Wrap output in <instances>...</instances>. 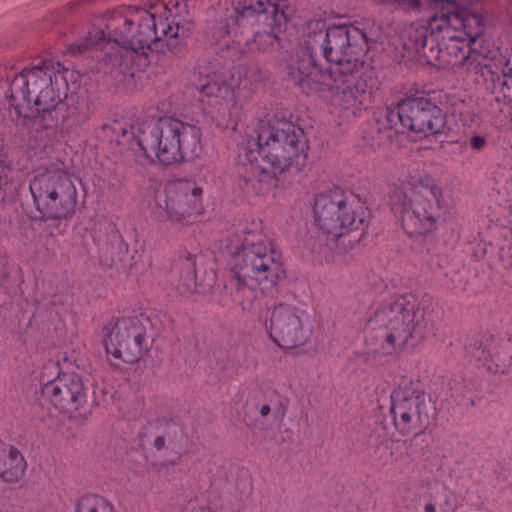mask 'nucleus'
<instances>
[{
  "instance_id": "f257e3e1",
  "label": "nucleus",
  "mask_w": 512,
  "mask_h": 512,
  "mask_svg": "<svg viewBox=\"0 0 512 512\" xmlns=\"http://www.w3.org/2000/svg\"><path fill=\"white\" fill-rule=\"evenodd\" d=\"M306 47L286 50L279 68L306 95L319 93L330 114H356L371 98L377 79L365 66L368 40L350 25L326 27L310 21L305 29Z\"/></svg>"
},
{
  "instance_id": "f03ea898",
  "label": "nucleus",
  "mask_w": 512,
  "mask_h": 512,
  "mask_svg": "<svg viewBox=\"0 0 512 512\" xmlns=\"http://www.w3.org/2000/svg\"><path fill=\"white\" fill-rule=\"evenodd\" d=\"M100 26L89 28L84 42L69 47L71 54L100 49L96 70L121 81L133 67L147 62L148 51L173 46L181 26L166 3L148 8L123 6L106 13Z\"/></svg>"
},
{
  "instance_id": "7ed1b4c3",
  "label": "nucleus",
  "mask_w": 512,
  "mask_h": 512,
  "mask_svg": "<svg viewBox=\"0 0 512 512\" xmlns=\"http://www.w3.org/2000/svg\"><path fill=\"white\" fill-rule=\"evenodd\" d=\"M399 4L411 9L421 7L420 0H396ZM458 0H428L435 8H441L440 14L433 15L428 22V30L439 41L443 48L442 57L448 56L446 62L452 67L465 66L467 73L475 83L486 91L493 90L502 97L505 92L510 95L509 84L512 80L507 77L508 55L500 50L483 54L471 49L482 32L481 18L475 14L455 11Z\"/></svg>"
},
{
  "instance_id": "20e7f679",
  "label": "nucleus",
  "mask_w": 512,
  "mask_h": 512,
  "mask_svg": "<svg viewBox=\"0 0 512 512\" xmlns=\"http://www.w3.org/2000/svg\"><path fill=\"white\" fill-rule=\"evenodd\" d=\"M72 74L60 63L43 60L39 64L23 69L10 84L9 107L15 114L26 117L24 106L34 105L35 112L44 128L58 126L63 101L67 98V75Z\"/></svg>"
},
{
  "instance_id": "39448f33",
  "label": "nucleus",
  "mask_w": 512,
  "mask_h": 512,
  "mask_svg": "<svg viewBox=\"0 0 512 512\" xmlns=\"http://www.w3.org/2000/svg\"><path fill=\"white\" fill-rule=\"evenodd\" d=\"M367 325L370 330L367 343L373 353L380 355L416 347L432 333L424 312L403 295L376 309Z\"/></svg>"
},
{
  "instance_id": "423d86ee",
  "label": "nucleus",
  "mask_w": 512,
  "mask_h": 512,
  "mask_svg": "<svg viewBox=\"0 0 512 512\" xmlns=\"http://www.w3.org/2000/svg\"><path fill=\"white\" fill-rule=\"evenodd\" d=\"M201 138L199 127L174 117H163L139 131L134 155L141 165H181L198 155Z\"/></svg>"
},
{
  "instance_id": "0eeeda50",
  "label": "nucleus",
  "mask_w": 512,
  "mask_h": 512,
  "mask_svg": "<svg viewBox=\"0 0 512 512\" xmlns=\"http://www.w3.org/2000/svg\"><path fill=\"white\" fill-rule=\"evenodd\" d=\"M231 272L240 287L259 289L266 292L273 289L286 277L283 255L276 246L260 234L248 232L236 252Z\"/></svg>"
},
{
  "instance_id": "6e6552de",
  "label": "nucleus",
  "mask_w": 512,
  "mask_h": 512,
  "mask_svg": "<svg viewBox=\"0 0 512 512\" xmlns=\"http://www.w3.org/2000/svg\"><path fill=\"white\" fill-rule=\"evenodd\" d=\"M286 8V0H235L226 22L221 21L211 28L212 38L219 42L230 33L228 20L238 27L260 24L268 30L256 32L247 46L251 52H269L280 45L276 29L287 21Z\"/></svg>"
},
{
  "instance_id": "1a4fd4ad",
  "label": "nucleus",
  "mask_w": 512,
  "mask_h": 512,
  "mask_svg": "<svg viewBox=\"0 0 512 512\" xmlns=\"http://www.w3.org/2000/svg\"><path fill=\"white\" fill-rule=\"evenodd\" d=\"M262 160L279 173L299 166L307 157L304 132L298 125L276 118L260 119L254 128Z\"/></svg>"
},
{
  "instance_id": "9d476101",
  "label": "nucleus",
  "mask_w": 512,
  "mask_h": 512,
  "mask_svg": "<svg viewBox=\"0 0 512 512\" xmlns=\"http://www.w3.org/2000/svg\"><path fill=\"white\" fill-rule=\"evenodd\" d=\"M35 208L43 217L69 219L76 210L78 193L69 174L62 169L37 173L30 183Z\"/></svg>"
},
{
  "instance_id": "9b49d317",
  "label": "nucleus",
  "mask_w": 512,
  "mask_h": 512,
  "mask_svg": "<svg viewBox=\"0 0 512 512\" xmlns=\"http://www.w3.org/2000/svg\"><path fill=\"white\" fill-rule=\"evenodd\" d=\"M313 215L318 229L334 238L360 229L365 219L360 202L339 189L316 194Z\"/></svg>"
},
{
  "instance_id": "f8f14e48",
  "label": "nucleus",
  "mask_w": 512,
  "mask_h": 512,
  "mask_svg": "<svg viewBox=\"0 0 512 512\" xmlns=\"http://www.w3.org/2000/svg\"><path fill=\"white\" fill-rule=\"evenodd\" d=\"M390 413L397 432L402 436H418L430 423V402L425 391L416 388L408 377H402L390 395Z\"/></svg>"
},
{
  "instance_id": "ddd939ff",
  "label": "nucleus",
  "mask_w": 512,
  "mask_h": 512,
  "mask_svg": "<svg viewBox=\"0 0 512 512\" xmlns=\"http://www.w3.org/2000/svg\"><path fill=\"white\" fill-rule=\"evenodd\" d=\"M392 213L399 217L404 231L410 236L426 235L437 229L441 216V200L409 198L405 189H393L389 195Z\"/></svg>"
},
{
  "instance_id": "4468645a",
  "label": "nucleus",
  "mask_w": 512,
  "mask_h": 512,
  "mask_svg": "<svg viewBox=\"0 0 512 512\" xmlns=\"http://www.w3.org/2000/svg\"><path fill=\"white\" fill-rule=\"evenodd\" d=\"M106 351L114 359L133 364L149 351L147 329L138 317H122L103 328Z\"/></svg>"
},
{
  "instance_id": "2eb2a0df",
  "label": "nucleus",
  "mask_w": 512,
  "mask_h": 512,
  "mask_svg": "<svg viewBox=\"0 0 512 512\" xmlns=\"http://www.w3.org/2000/svg\"><path fill=\"white\" fill-rule=\"evenodd\" d=\"M163 199L157 201L164 218L171 224L189 226L202 215L203 187L192 179H179L166 184Z\"/></svg>"
},
{
  "instance_id": "dca6fc26",
  "label": "nucleus",
  "mask_w": 512,
  "mask_h": 512,
  "mask_svg": "<svg viewBox=\"0 0 512 512\" xmlns=\"http://www.w3.org/2000/svg\"><path fill=\"white\" fill-rule=\"evenodd\" d=\"M43 396L62 415L71 420H86L88 389L80 375L74 372L59 373L42 387Z\"/></svg>"
},
{
  "instance_id": "f3484780",
  "label": "nucleus",
  "mask_w": 512,
  "mask_h": 512,
  "mask_svg": "<svg viewBox=\"0 0 512 512\" xmlns=\"http://www.w3.org/2000/svg\"><path fill=\"white\" fill-rule=\"evenodd\" d=\"M405 128L428 137L443 132L446 118L443 110L424 91L409 88L402 97Z\"/></svg>"
},
{
  "instance_id": "a211bd4d",
  "label": "nucleus",
  "mask_w": 512,
  "mask_h": 512,
  "mask_svg": "<svg viewBox=\"0 0 512 512\" xmlns=\"http://www.w3.org/2000/svg\"><path fill=\"white\" fill-rule=\"evenodd\" d=\"M269 332L273 342L283 349L303 346L308 339L303 312L287 304H280L273 309Z\"/></svg>"
},
{
  "instance_id": "6ab92c4d",
  "label": "nucleus",
  "mask_w": 512,
  "mask_h": 512,
  "mask_svg": "<svg viewBox=\"0 0 512 512\" xmlns=\"http://www.w3.org/2000/svg\"><path fill=\"white\" fill-rule=\"evenodd\" d=\"M198 74L199 79L195 82V86L201 93L202 102L223 115L235 107V92L232 85L227 83V76L222 68L209 72L206 66L200 65Z\"/></svg>"
},
{
  "instance_id": "aec40b11",
  "label": "nucleus",
  "mask_w": 512,
  "mask_h": 512,
  "mask_svg": "<svg viewBox=\"0 0 512 512\" xmlns=\"http://www.w3.org/2000/svg\"><path fill=\"white\" fill-rule=\"evenodd\" d=\"M238 172L244 181V189L256 196L269 194L279 183L278 171L265 169L257 162L240 164Z\"/></svg>"
},
{
  "instance_id": "412c9836",
  "label": "nucleus",
  "mask_w": 512,
  "mask_h": 512,
  "mask_svg": "<svg viewBox=\"0 0 512 512\" xmlns=\"http://www.w3.org/2000/svg\"><path fill=\"white\" fill-rule=\"evenodd\" d=\"M63 101V110L59 114V122L56 128L61 131H70L73 128L85 124L91 117V109L86 99L78 96H67Z\"/></svg>"
},
{
  "instance_id": "4be33fe9",
  "label": "nucleus",
  "mask_w": 512,
  "mask_h": 512,
  "mask_svg": "<svg viewBox=\"0 0 512 512\" xmlns=\"http://www.w3.org/2000/svg\"><path fill=\"white\" fill-rule=\"evenodd\" d=\"M26 470L27 462L16 447L0 445V478L4 482H19Z\"/></svg>"
},
{
  "instance_id": "5701e85b",
  "label": "nucleus",
  "mask_w": 512,
  "mask_h": 512,
  "mask_svg": "<svg viewBox=\"0 0 512 512\" xmlns=\"http://www.w3.org/2000/svg\"><path fill=\"white\" fill-rule=\"evenodd\" d=\"M394 189H405L409 198L421 197L442 200L443 197L442 189L429 173H422L416 177L410 176L406 184Z\"/></svg>"
},
{
  "instance_id": "b1692460",
  "label": "nucleus",
  "mask_w": 512,
  "mask_h": 512,
  "mask_svg": "<svg viewBox=\"0 0 512 512\" xmlns=\"http://www.w3.org/2000/svg\"><path fill=\"white\" fill-rule=\"evenodd\" d=\"M176 428L175 423L166 418L159 417L148 421L142 430V440L152 443L153 447L160 451L165 447V440L171 437Z\"/></svg>"
},
{
  "instance_id": "393cba45",
  "label": "nucleus",
  "mask_w": 512,
  "mask_h": 512,
  "mask_svg": "<svg viewBox=\"0 0 512 512\" xmlns=\"http://www.w3.org/2000/svg\"><path fill=\"white\" fill-rule=\"evenodd\" d=\"M455 512L457 502L454 493L445 485L434 484L429 487V501L424 506V512Z\"/></svg>"
},
{
  "instance_id": "a878e982",
  "label": "nucleus",
  "mask_w": 512,
  "mask_h": 512,
  "mask_svg": "<svg viewBox=\"0 0 512 512\" xmlns=\"http://www.w3.org/2000/svg\"><path fill=\"white\" fill-rule=\"evenodd\" d=\"M74 512H117L114 504L97 493H87L79 497Z\"/></svg>"
},
{
  "instance_id": "bb28decb",
  "label": "nucleus",
  "mask_w": 512,
  "mask_h": 512,
  "mask_svg": "<svg viewBox=\"0 0 512 512\" xmlns=\"http://www.w3.org/2000/svg\"><path fill=\"white\" fill-rule=\"evenodd\" d=\"M268 401V403L260 405L259 414L262 417H267L270 413H273L275 417L282 420L288 408V399L273 390L268 396Z\"/></svg>"
},
{
  "instance_id": "cd10ccee",
  "label": "nucleus",
  "mask_w": 512,
  "mask_h": 512,
  "mask_svg": "<svg viewBox=\"0 0 512 512\" xmlns=\"http://www.w3.org/2000/svg\"><path fill=\"white\" fill-rule=\"evenodd\" d=\"M103 130L105 131L107 136H111L113 141H115L119 145L124 144L125 141L128 140L132 135V132L130 131L128 126L118 121H114L110 125H105L103 127Z\"/></svg>"
},
{
  "instance_id": "c85d7f7f",
  "label": "nucleus",
  "mask_w": 512,
  "mask_h": 512,
  "mask_svg": "<svg viewBox=\"0 0 512 512\" xmlns=\"http://www.w3.org/2000/svg\"><path fill=\"white\" fill-rule=\"evenodd\" d=\"M196 287V273L192 265L187 263L183 278L179 280L176 285L177 290L181 295H187L194 291Z\"/></svg>"
},
{
  "instance_id": "c756f323",
  "label": "nucleus",
  "mask_w": 512,
  "mask_h": 512,
  "mask_svg": "<svg viewBox=\"0 0 512 512\" xmlns=\"http://www.w3.org/2000/svg\"><path fill=\"white\" fill-rule=\"evenodd\" d=\"M402 99L396 107H387L384 112L387 126L391 129L396 128L398 124L405 128L404 113H402Z\"/></svg>"
},
{
  "instance_id": "7c9ffc66",
  "label": "nucleus",
  "mask_w": 512,
  "mask_h": 512,
  "mask_svg": "<svg viewBox=\"0 0 512 512\" xmlns=\"http://www.w3.org/2000/svg\"><path fill=\"white\" fill-rule=\"evenodd\" d=\"M508 68L510 69L509 72L507 71L506 74H507V77L506 78H510L512 80V61L510 59V57L508 56ZM509 91H510V95L508 96V93L505 92V97L502 95H499L497 94L496 92H494L493 90H487V92L491 93L495 100L498 102V103H503V104H506V105H511L512 104V85L509 84Z\"/></svg>"
},
{
  "instance_id": "2f4dec72",
  "label": "nucleus",
  "mask_w": 512,
  "mask_h": 512,
  "mask_svg": "<svg viewBox=\"0 0 512 512\" xmlns=\"http://www.w3.org/2000/svg\"><path fill=\"white\" fill-rule=\"evenodd\" d=\"M10 185V179L8 176V169L0 165V203L6 199L7 189Z\"/></svg>"
},
{
  "instance_id": "473e14b6",
  "label": "nucleus",
  "mask_w": 512,
  "mask_h": 512,
  "mask_svg": "<svg viewBox=\"0 0 512 512\" xmlns=\"http://www.w3.org/2000/svg\"><path fill=\"white\" fill-rule=\"evenodd\" d=\"M469 144L472 150L480 152L487 147L488 141L485 136L475 134L471 136Z\"/></svg>"
},
{
  "instance_id": "72a5a7b5",
  "label": "nucleus",
  "mask_w": 512,
  "mask_h": 512,
  "mask_svg": "<svg viewBox=\"0 0 512 512\" xmlns=\"http://www.w3.org/2000/svg\"><path fill=\"white\" fill-rule=\"evenodd\" d=\"M248 232L249 231H247L246 228L244 230H242V235L241 236H237L236 243L234 245L230 246V249L234 248V255H233L232 260L234 259V256L236 255V252L241 250V243H242L244 237L247 235Z\"/></svg>"
},
{
  "instance_id": "f704fd0d",
  "label": "nucleus",
  "mask_w": 512,
  "mask_h": 512,
  "mask_svg": "<svg viewBox=\"0 0 512 512\" xmlns=\"http://www.w3.org/2000/svg\"><path fill=\"white\" fill-rule=\"evenodd\" d=\"M252 225H254V226H255V228H254V229H248V228L246 227V230H247V231H252V233H255V234H260V235L264 238V236L261 234V232H260V230H259V228H258V225H257V224H255V222H252ZM244 229H245V227L243 228V230H244Z\"/></svg>"
},
{
  "instance_id": "c9c22d12",
  "label": "nucleus",
  "mask_w": 512,
  "mask_h": 512,
  "mask_svg": "<svg viewBox=\"0 0 512 512\" xmlns=\"http://www.w3.org/2000/svg\"><path fill=\"white\" fill-rule=\"evenodd\" d=\"M233 301L237 302L238 304H242L243 303V299L241 297H239L238 295L233 297Z\"/></svg>"
}]
</instances>
